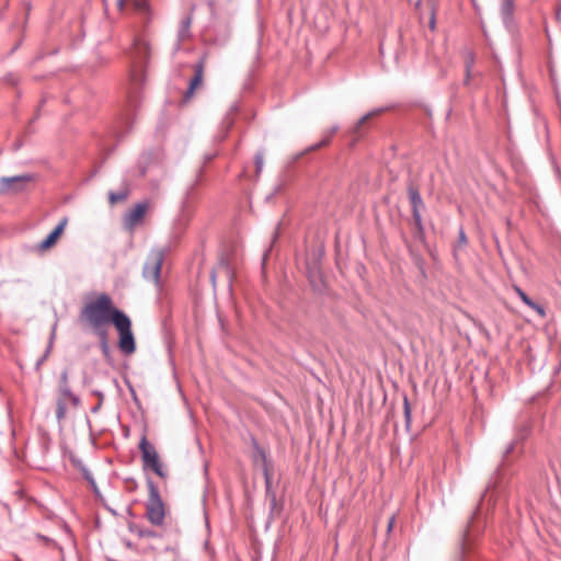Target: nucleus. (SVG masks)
<instances>
[{
    "label": "nucleus",
    "instance_id": "1",
    "mask_svg": "<svg viewBox=\"0 0 561 561\" xmlns=\"http://www.w3.org/2000/svg\"><path fill=\"white\" fill-rule=\"evenodd\" d=\"M124 313L115 307L112 298L102 293L96 299L87 302L79 312V322L92 330L94 334L110 331L113 324Z\"/></svg>",
    "mask_w": 561,
    "mask_h": 561
},
{
    "label": "nucleus",
    "instance_id": "2",
    "mask_svg": "<svg viewBox=\"0 0 561 561\" xmlns=\"http://www.w3.org/2000/svg\"><path fill=\"white\" fill-rule=\"evenodd\" d=\"M146 483L149 493L146 502V517L152 525L161 526L164 522L165 512L158 485L150 477H147Z\"/></svg>",
    "mask_w": 561,
    "mask_h": 561
},
{
    "label": "nucleus",
    "instance_id": "3",
    "mask_svg": "<svg viewBox=\"0 0 561 561\" xmlns=\"http://www.w3.org/2000/svg\"><path fill=\"white\" fill-rule=\"evenodd\" d=\"M36 175L25 173L13 176L0 178V196H18L30 191V186L35 182Z\"/></svg>",
    "mask_w": 561,
    "mask_h": 561
},
{
    "label": "nucleus",
    "instance_id": "4",
    "mask_svg": "<svg viewBox=\"0 0 561 561\" xmlns=\"http://www.w3.org/2000/svg\"><path fill=\"white\" fill-rule=\"evenodd\" d=\"M113 325L118 332V348L125 355H131L136 352V341L131 330V320L124 312Z\"/></svg>",
    "mask_w": 561,
    "mask_h": 561
},
{
    "label": "nucleus",
    "instance_id": "5",
    "mask_svg": "<svg viewBox=\"0 0 561 561\" xmlns=\"http://www.w3.org/2000/svg\"><path fill=\"white\" fill-rule=\"evenodd\" d=\"M139 450L141 454L144 470L150 469L158 477L165 478L167 471L163 469V463L160 460L158 451L156 447L147 439L146 435H142L139 442Z\"/></svg>",
    "mask_w": 561,
    "mask_h": 561
},
{
    "label": "nucleus",
    "instance_id": "6",
    "mask_svg": "<svg viewBox=\"0 0 561 561\" xmlns=\"http://www.w3.org/2000/svg\"><path fill=\"white\" fill-rule=\"evenodd\" d=\"M408 196L411 204L412 217L415 226V238L424 241L425 232L421 213L424 210L425 204L422 199L420 191L414 185H409Z\"/></svg>",
    "mask_w": 561,
    "mask_h": 561
},
{
    "label": "nucleus",
    "instance_id": "7",
    "mask_svg": "<svg viewBox=\"0 0 561 561\" xmlns=\"http://www.w3.org/2000/svg\"><path fill=\"white\" fill-rule=\"evenodd\" d=\"M146 76L142 66L138 61L133 62L130 69V82L131 89L128 92V102L130 108H136L140 102V88L145 83Z\"/></svg>",
    "mask_w": 561,
    "mask_h": 561
},
{
    "label": "nucleus",
    "instance_id": "8",
    "mask_svg": "<svg viewBox=\"0 0 561 561\" xmlns=\"http://www.w3.org/2000/svg\"><path fill=\"white\" fill-rule=\"evenodd\" d=\"M251 446H252V461L254 465L260 466L264 481L272 480V461L267 457L266 450L260 446L257 439L254 436H251Z\"/></svg>",
    "mask_w": 561,
    "mask_h": 561
},
{
    "label": "nucleus",
    "instance_id": "9",
    "mask_svg": "<svg viewBox=\"0 0 561 561\" xmlns=\"http://www.w3.org/2000/svg\"><path fill=\"white\" fill-rule=\"evenodd\" d=\"M163 263V253L161 251H152L142 267V277L156 284L160 280L161 266Z\"/></svg>",
    "mask_w": 561,
    "mask_h": 561
},
{
    "label": "nucleus",
    "instance_id": "10",
    "mask_svg": "<svg viewBox=\"0 0 561 561\" xmlns=\"http://www.w3.org/2000/svg\"><path fill=\"white\" fill-rule=\"evenodd\" d=\"M389 107H376L371 111H369L368 113H366L363 117H360L356 124L351 128L350 133L353 137L352 141H351V146H355L356 142L364 137V135L366 134L367 131V128L365 127L366 123L373 118V117H376L380 114H382L383 112L388 111Z\"/></svg>",
    "mask_w": 561,
    "mask_h": 561
},
{
    "label": "nucleus",
    "instance_id": "11",
    "mask_svg": "<svg viewBox=\"0 0 561 561\" xmlns=\"http://www.w3.org/2000/svg\"><path fill=\"white\" fill-rule=\"evenodd\" d=\"M389 107H376L371 111H369L368 113H366L363 117H360L356 124L351 128L350 133L353 137L352 141H351V146H355L356 142L364 137V135L366 134L367 131V128L365 127L366 123L373 118V117H376L380 114H382L383 112L388 111Z\"/></svg>",
    "mask_w": 561,
    "mask_h": 561
},
{
    "label": "nucleus",
    "instance_id": "12",
    "mask_svg": "<svg viewBox=\"0 0 561 561\" xmlns=\"http://www.w3.org/2000/svg\"><path fill=\"white\" fill-rule=\"evenodd\" d=\"M389 107H376L371 111H369L368 113H366L363 117H360L356 124L351 128L350 133L353 137L352 141H351V146H355L356 142L364 137V135L366 134L367 131V128L365 127L366 123L373 118V117H376L380 114H382L383 112L388 111Z\"/></svg>",
    "mask_w": 561,
    "mask_h": 561
},
{
    "label": "nucleus",
    "instance_id": "13",
    "mask_svg": "<svg viewBox=\"0 0 561 561\" xmlns=\"http://www.w3.org/2000/svg\"><path fill=\"white\" fill-rule=\"evenodd\" d=\"M206 61H207V55L204 54L198 59V61L193 66L194 76L191 78L190 83H188V88H187V90L185 92V95H184V98L186 100L190 99L194 94L195 90L199 85H202Z\"/></svg>",
    "mask_w": 561,
    "mask_h": 561
},
{
    "label": "nucleus",
    "instance_id": "14",
    "mask_svg": "<svg viewBox=\"0 0 561 561\" xmlns=\"http://www.w3.org/2000/svg\"><path fill=\"white\" fill-rule=\"evenodd\" d=\"M339 125H334L332 126L330 129L325 130L323 133V136H322V139L311 146H308L305 150L298 152L297 154H295L293 157V161L296 162L298 161L300 158H302L306 153H309V152H312V151H316L318 149H321L323 147H327L331 144V140L333 138V136L335 135V133L339 130Z\"/></svg>",
    "mask_w": 561,
    "mask_h": 561
},
{
    "label": "nucleus",
    "instance_id": "15",
    "mask_svg": "<svg viewBox=\"0 0 561 561\" xmlns=\"http://www.w3.org/2000/svg\"><path fill=\"white\" fill-rule=\"evenodd\" d=\"M515 4L513 0H501L500 14L506 30L514 32L516 23L514 19Z\"/></svg>",
    "mask_w": 561,
    "mask_h": 561
},
{
    "label": "nucleus",
    "instance_id": "16",
    "mask_svg": "<svg viewBox=\"0 0 561 561\" xmlns=\"http://www.w3.org/2000/svg\"><path fill=\"white\" fill-rule=\"evenodd\" d=\"M471 540V522L468 523L467 527L462 530L455 552L454 561H465V556L468 551L469 542Z\"/></svg>",
    "mask_w": 561,
    "mask_h": 561
},
{
    "label": "nucleus",
    "instance_id": "17",
    "mask_svg": "<svg viewBox=\"0 0 561 561\" xmlns=\"http://www.w3.org/2000/svg\"><path fill=\"white\" fill-rule=\"evenodd\" d=\"M68 218L64 217L60 222L48 233V236L38 244V249L45 251L51 248L64 232Z\"/></svg>",
    "mask_w": 561,
    "mask_h": 561
},
{
    "label": "nucleus",
    "instance_id": "18",
    "mask_svg": "<svg viewBox=\"0 0 561 561\" xmlns=\"http://www.w3.org/2000/svg\"><path fill=\"white\" fill-rule=\"evenodd\" d=\"M59 391V398L56 402V419L58 423H61L67 414V403L66 399L70 398L72 396L71 388H65V389H58Z\"/></svg>",
    "mask_w": 561,
    "mask_h": 561
},
{
    "label": "nucleus",
    "instance_id": "19",
    "mask_svg": "<svg viewBox=\"0 0 561 561\" xmlns=\"http://www.w3.org/2000/svg\"><path fill=\"white\" fill-rule=\"evenodd\" d=\"M127 527L131 534L137 535L141 539H145V538L160 539L161 538V535L158 534L157 531L149 529V528H145L135 522H128Z\"/></svg>",
    "mask_w": 561,
    "mask_h": 561
},
{
    "label": "nucleus",
    "instance_id": "20",
    "mask_svg": "<svg viewBox=\"0 0 561 561\" xmlns=\"http://www.w3.org/2000/svg\"><path fill=\"white\" fill-rule=\"evenodd\" d=\"M147 208H148V204L146 202L137 203L127 215L128 225L130 227L137 225L145 216Z\"/></svg>",
    "mask_w": 561,
    "mask_h": 561
},
{
    "label": "nucleus",
    "instance_id": "21",
    "mask_svg": "<svg viewBox=\"0 0 561 561\" xmlns=\"http://www.w3.org/2000/svg\"><path fill=\"white\" fill-rule=\"evenodd\" d=\"M265 482V494L270 502V515L279 514L282 511V505L278 504L276 492L273 489L272 480L264 481Z\"/></svg>",
    "mask_w": 561,
    "mask_h": 561
},
{
    "label": "nucleus",
    "instance_id": "22",
    "mask_svg": "<svg viewBox=\"0 0 561 561\" xmlns=\"http://www.w3.org/2000/svg\"><path fill=\"white\" fill-rule=\"evenodd\" d=\"M192 15L188 14L186 16H184L181 22H180V26H179V31H178V39L180 43L186 41L187 38H190L191 36V32H190V28H191V25H192Z\"/></svg>",
    "mask_w": 561,
    "mask_h": 561
},
{
    "label": "nucleus",
    "instance_id": "23",
    "mask_svg": "<svg viewBox=\"0 0 561 561\" xmlns=\"http://www.w3.org/2000/svg\"><path fill=\"white\" fill-rule=\"evenodd\" d=\"M95 335L99 340L100 348H101V352H102L104 358L108 363L112 362V353H111L110 345H108V332L99 333Z\"/></svg>",
    "mask_w": 561,
    "mask_h": 561
},
{
    "label": "nucleus",
    "instance_id": "24",
    "mask_svg": "<svg viewBox=\"0 0 561 561\" xmlns=\"http://www.w3.org/2000/svg\"><path fill=\"white\" fill-rule=\"evenodd\" d=\"M229 37V27L227 25H219V28L216 31V35L211 38V42L216 45L222 46L228 42Z\"/></svg>",
    "mask_w": 561,
    "mask_h": 561
},
{
    "label": "nucleus",
    "instance_id": "25",
    "mask_svg": "<svg viewBox=\"0 0 561 561\" xmlns=\"http://www.w3.org/2000/svg\"><path fill=\"white\" fill-rule=\"evenodd\" d=\"M56 328H57V322H55V324L53 325L49 343H48V345H47V347L45 350V353L35 363V369L36 370H38L41 368V366L45 363V360L48 358V356L50 354V351H51V347H53V342H54V339H55Z\"/></svg>",
    "mask_w": 561,
    "mask_h": 561
},
{
    "label": "nucleus",
    "instance_id": "26",
    "mask_svg": "<svg viewBox=\"0 0 561 561\" xmlns=\"http://www.w3.org/2000/svg\"><path fill=\"white\" fill-rule=\"evenodd\" d=\"M531 433V425L529 422H524L520 424L515 433V439L518 442L525 440Z\"/></svg>",
    "mask_w": 561,
    "mask_h": 561
},
{
    "label": "nucleus",
    "instance_id": "27",
    "mask_svg": "<svg viewBox=\"0 0 561 561\" xmlns=\"http://www.w3.org/2000/svg\"><path fill=\"white\" fill-rule=\"evenodd\" d=\"M468 243L467 236L462 227L459 228L457 244L453 248V255L456 261L459 260L458 248L466 247Z\"/></svg>",
    "mask_w": 561,
    "mask_h": 561
},
{
    "label": "nucleus",
    "instance_id": "28",
    "mask_svg": "<svg viewBox=\"0 0 561 561\" xmlns=\"http://www.w3.org/2000/svg\"><path fill=\"white\" fill-rule=\"evenodd\" d=\"M128 190H121L118 192L111 191L108 193V201L111 204H116L118 202H123L128 197Z\"/></svg>",
    "mask_w": 561,
    "mask_h": 561
},
{
    "label": "nucleus",
    "instance_id": "29",
    "mask_svg": "<svg viewBox=\"0 0 561 561\" xmlns=\"http://www.w3.org/2000/svg\"><path fill=\"white\" fill-rule=\"evenodd\" d=\"M403 413H404V421H405V427L409 431L411 426V405L410 401L407 394H403Z\"/></svg>",
    "mask_w": 561,
    "mask_h": 561
},
{
    "label": "nucleus",
    "instance_id": "30",
    "mask_svg": "<svg viewBox=\"0 0 561 561\" xmlns=\"http://www.w3.org/2000/svg\"><path fill=\"white\" fill-rule=\"evenodd\" d=\"M126 547L130 550H135V551H137L139 553H144V554L158 550V548L153 545H146V546H142L141 548H138L131 541H126Z\"/></svg>",
    "mask_w": 561,
    "mask_h": 561
},
{
    "label": "nucleus",
    "instance_id": "31",
    "mask_svg": "<svg viewBox=\"0 0 561 561\" xmlns=\"http://www.w3.org/2000/svg\"><path fill=\"white\" fill-rule=\"evenodd\" d=\"M255 174L260 176L264 165V150H259L254 156Z\"/></svg>",
    "mask_w": 561,
    "mask_h": 561
},
{
    "label": "nucleus",
    "instance_id": "32",
    "mask_svg": "<svg viewBox=\"0 0 561 561\" xmlns=\"http://www.w3.org/2000/svg\"><path fill=\"white\" fill-rule=\"evenodd\" d=\"M518 443L519 442L514 438L510 444H507V446L505 447V449L502 454V462L497 466V467H500V469L502 468V466H504L507 457L515 450V447Z\"/></svg>",
    "mask_w": 561,
    "mask_h": 561
},
{
    "label": "nucleus",
    "instance_id": "33",
    "mask_svg": "<svg viewBox=\"0 0 561 561\" xmlns=\"http://www.w3.org/2000/svg\"><path fill=\"white\" fill-rule=\"evenodd\" d=\"M500 474V467H496L492 476L490 477L484 493H482V496H485V493L492 489H494L497 484V476Z\"/></svg>",
    "mask_w": 561,
    "mask_h": 561
},
{
    "label": "nucleus",
    "instance_id": "34",
    "mask_svg": "<svg viewBox=\"0 0 561 561\" xmlns=\"http://www.w3.org/2000/svg\"><path fill=\"white\" fill-rule=\"evenodd\" d=\"M514 290L515 293L517 294V296L520 298V300L526 305V306H531L533 305V299L518 286H515L514 287Z\"/></svg>",
    "mask_w": 561,
    "mask_h": 561
},
{
    "label": "nucleus",
    "instance_id": "35",
    "mask_svg": "<svg viewBox=\"0 0 561 561\" xmlns=\"http://www.w3.org/2000/svg\"><path fill=\"white\" fill-rule=\"evenodd\" d=\"M68 369H64L59 377L58 389L69 388Z\"/></svg>",
    "mask_w": 561,
    "mask_h": 561
},
{
    "label": "nucleus",
    "instance_id": "36",
    "mask_svg": "<svg viewBox=\"0 0 561 561\" xmlns=\"http://www.w3.org/2000/svg\"><path fill=\"white\" fill-rule=\"evenodd\" d=\"M529 308H531L534 311H536V313L541 318V319H545L547 317V312H546V309L542 305L536 302V301H533V305L529 306Z\"/></svg>",
    "mask_w": 561,
    "mask_h": 561
},
{
    "label": "nucleus",
    "instance_id": "37",
    "mask_svg": "<svg viewBox=\"0 0 561 561\" xmlns=\"http://www.w3.org/2000/svg\"><path fill=\"white\" fill-rule=\"evenodd\" d=\"M80 469H81V472H82L83 478H84L87 481H89V482H90V484H91L94 489H96V483H95V480H94V478H93V476H92L91 471H90L88 468H85L84 466H82Z\"/></svg>",
    "mask_w": 561,
    "mask_h": 561
},
{
    "label": "nucleus",
    "instance_id": "38",
    "mask_svg": "<svg viewBox=\"0 0 561 561\" xmlns=\"http://www.w3.org/2000/svg\"><path fill=\"white\" fill-rule=\"evenodd\" d=\"M473 65V58L472 56L470 55V58L469 60H467L466 62V79H465V84H468L469 80H470V72H471V67Z\"/></svg>",
    "mask_w": 561,
    "mask_h": 561
},
{
    "label": "nucleus",
    "instance_id": "39",
    "mask_svg": "<svg viewBox=\"0 0 561 561\" xmlns=\"http://www.w3.org/2000/svg\"><path fill=\"white\" fill-rule=\"evenodd\" d=\"M413 261H414V264L420 268L422 274H425L423 257L421 255L413 254Z\"/></svg>",
    "mask_w": 561,
    "mask_h": 561
},
{
    "label": "nucleus",
    "instance_id": "40",
    "mask_svg": "<svg viewBox=\"0 0 561 561\" xmlns=\"http://www.w3.org/2000/svg\"><path fill=\"white\" fill-rule=\"evenodd\" d=\"M125 482L128 484L127 489L129 492H134L138 488L137 481L131 477L125 478Z\"/></svg>",
    "mask_w": 561,
    "mask_h": 561
},
{
    "label": "nucleus",
    "instance_id": "41",
    "mask_svg": "<svg viewBox=\"0 0 561 561\" xmlns=\"http://www.w3.org/2000/svg\"><path fill=\"white\" fill-rule=\"evenodd\" d=\"M134 4L137 10L144 11L147 9L146 0H134Z\"/></svg>",
    "mask_w": 561,
    "mask_h": 561
},
{
    "label": "nucleus",
    "instance_id": "42",
    "mask_svg": "<svg viewBox=\"0 0 561 561\" xmlns=\"http://www.w3.org/2000/svg\"><path fill=\"white\" fill-rule=\"evenodd\" d=\"M68 399H69V401H70V403L72 404L73 408H78L80 405V403H81L80 398L77 394H75V393H72V396L70 398H68Z\"/></svg>",
    "mask_w": 561,
    "mask_h": 561
},
{
    "label": "nucleus",
    "instance_id": "43",
    "mask_svg": "<svg viewBox=\"0 0 561 561\" xmlns=\"http://www.w3.org/2000/svg\"><path fill=\"white\" fill-rule=\"evenodd\" d=\"M202 173H203V168H199V169H198V172H197V174H196V179L194 180V183H193V184L191 185V187H190L191 190H193V188H194V186L198 184V182H199V180H201V175H202Z\"/></svg>",
    "mask_w": 561,
    "mask_h": 561
},
{
    "label": "nucleus",
    "instance_id": "44",
    "mask_svg": "<svg viewBox=\"0 0 561 561\" xmlns=\"http://www.w3.org/2000/svg\"><path fill=\"white\" fill-rule=\"evenodd\" d=\"M23 146V141L22 140H16L13 145H12V150L14 152L19 151Z\"/></svg>",
    "mask_w": 561,
    "mask_h": 561
},
{
    "label": "nucleus",
    "instance_id": "45",
    "mask_svg": "<svg viewBox=\"0 0 561 561\" xmlns=\"http://www.w3.org/2000/svg\"><path fill=\"white\" fill-rule=\"evenodd\" d=\"M92 394L96 396V398H99V401L103 402L104 393L101 390H93Z\"/></svg>",
    "mask_w": 561,
    "mask_h": 561
},
{
    "label": "nucleus",
    "instance_id": "46",
    "mask_svg": "<svg viewBox=\"0 0 561 561\" xmlns=\"http://www.w3.org/2000/svg\"><path fill=\"white\" fill-rule=\"evenodd\" d=\"M102 404H103V402L99 401L98 404H95L94 407L91 408V412L93 414H96L100 411Z\"/></svg>",
    "mask_w": 561,
    "mask_h": 561
},
{
    "label": "nucleus",
    "instance_id": "47",
    "mask_svg": "<svg viewBox=\"0 0 561 561\" xmlns=\"http://www.w3.org/2000/svg\"><path fill=\"white\" fill-rule=\"evenodd\" d=\"M393 524H394V516H391L388 520V525H387V531L390 533L392 530V527H393Z\"/></svg>",
    "mask_w": 561,
    "mask_h": 561
},
{
    "label": "nucleus",
    "instance_id": "48",
    "mask_svg": "<svg viewBox=\"0 0 561 561\" xmlns=\"http://www.w3.org/2000/svg\"><path fill=\"white\" fill-rule=\"evenodd\" d=\"M430 27H431V30L435 28V14H434V12L431 15Z\"/></svg>",
    "mask_w": 561,
    "mask_h": 561
},
{
    "label": "nucleus",
    "instance_id": "49",
    "mask_svg": "<svg viewBox=\"0 0 561 561\" xmlns=\"http://www.w3.org/2000/svg\"><path fill=\"white\" fill-rule=\"evenodd\" d=\"M126 1H127V0H117V5H118V8H119L121 10H123V8H124V5H125V2H126Z\"/></svg>",
    "mask_w": 561,
    "mask_h": 561
},
{
    "label": "nucleus",
    "instance_id": "50",
    "mask_svg": "<svg viewBox=\"0 0 561 561\" xmlns=\"http://www.w3.org/2000/svg\"><path fill=\"white\" fill-rule=\"evenodd\" d=\"M127 515H128L129 517H135V514H134V512H133L131 507H127Z\"/></svg>",
    "mask_w": 561,
    "mask_h": 561
},
{
    "label": "nucleus",
    "instance_id": "51",
    "mask_svg": "<svg viewBox=\"0 0 561 561\" xmlns=\"http://www.w3.org/2000/svg\"><path fill=\"white\" fill-rule=\"evenodd\" d=\"M210 277H211L213 284L215 285V283H216V273L214 271L211 272Z\"/></svg>",
    "mask_w": 561,
    "mask_h": 561
},
{
    "label": "nucleus",
    "instance_id": "52",
    "mask_svg": "<svg viewBox=\"0 0 561 561\" xmlns=\"http://www.w3.org/2000/svg\"><path fill=\"white\" fill-rule=\"evenodd\" d=\"M231 125H232V121L227 122L226 133L228 131V129L230 128Z\"/></svg>",
    "mask_w": 561,
    "mask_h": 561
},
{
    "label": "nucleus",
    "instance_id": "53",
    "mask_svg": "<svg viewBox=\"0 0 561 561\" xmlns=\"http://www.w3.org/2000/svg\"><path fill=\"white\" fill-rule=\"evenodd\" d=\"M211 159H213V156L208 154V156H206V157H205V162H208V161H210Z\"/></svg>",
    "mask_w": 561,
    "mask_h": 561
},
{
    "label": "nucleus",
    "instance_id": "54",
    "mask_svg": "<svg viewBox=\"0 0 561 561\" xmlns=\"http://www.w3.org/2000/svg\"><path fill=\"white\" fill-rule=\"evenodd\" d=\"M268 252H270V250H267V251L264 253V256H263V263L266 261L267 255H268Z\"/></svg>",
    "mask_w": 561,
    "mask_h": 561
},
{
    "label": "nucleus",
    "instance_id": "55",
    "mask_svg": "<svg viewBox=\"0 0 561 561\" xmlns=\"http://www.w3.org/2000/svg\"><path fill=\"white\" fill-rule=\"evenodd\" d=\"M140 174H141V175H145V174H146V168H142V169L140 170Z\"/></svg>",
    "mask_w": 561,
    "mask_h": 561
},
{
    "label": "nucleus",
    "instance_id": "56",
    "mask_svg": "<svg viewBox=\"0 0 561 561\" xmlns=\"http://www.w3.org/2000/svg\"><path fill=\"white\" fill-rule=\"evenodd\" d=\"M219 322L221 324V328L224 329V321H222V319L220 317H219Z\"/></svg>",
    "mask_w": 561,
    "mask_h": 561
},
{
    "label": "nucleus",
    "instance_id": "57",
    "mask_svg": "<svg viewBox=\"0 0 561 561\" xmlns=\"http://www.w3.org/2000/svg\"><path fill=\"white\" fill-rule=\"evenodd\" d=\"M38 537H39L41 539H43V540H49V539H48L47 537H45V536H38Z\"/></svg>",
    "mask_w": 561,
    "mask_h": 561
},
{
    "label": "nucleus",
    "instance_id": "58",
    "mask_svg": "<svg viewBox=\"0 0 561 561\" xmlns=\"http://www.w3.org/2000/svg\"><path fill=\"white\" fill-rule=\"evenodd\" d=\"M278 233L277 231L274 232V240L277 238Z\"/></svg>",
    "mask_w": 561,
    "mask_h": 561
}]
</instances>
